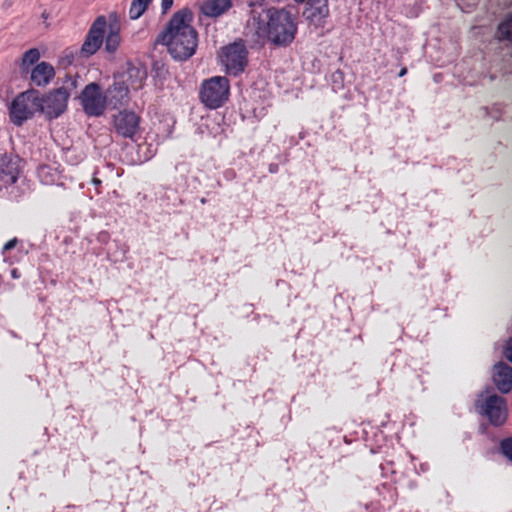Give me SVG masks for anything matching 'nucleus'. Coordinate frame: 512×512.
Masks as SVG:
<instances>
[{"mask_svg": "<svg viewBox=\"0 0 512 512\" xmlns=\"http://www.w3.org/2000/svg\"><path fill=\"white\" fill-rule=\"evenodd\" d=\"M308 18L324 19L329 15L328 0H310Z\"/></svg>", "mask_w": 512, "mask_h": 512, "instance_id": "2eb2a0df", "label": "nucleus"}, {"mask_svg": "<svg viewBox=\"0 0 512 512\" xmlns=\"http://www.w3.org/2000/svg\"><path fill=\"white\" fill-rule=\"evenodd\" d=\"M140 117L132 111L123 110L114 115L113 127L123 138L133 139L139 130Z\"/></svg>", "mask_w": 512, "mask_h": 512, "instance_id": "9d476101", "label": "nucleus"}, {"mask_svg": "<svg viewBox=\"0 0 512 512\" xmlns=\"http://www.w3.org/2000/svg\"><path fill=\"white\" fill-rule=\"evenodd\" d=\"M475 406L494 426L503 425L507 419L506 401L501 396L493 394L488 396L484 401L477 400Z\"/></svg>", "mask_w": 512, "mask_h": 512, "instance_id": "0eeeda50", "label": "nucleus"}, {"mask_svg": "<svg viewBox=\"0 0 512 512\" xmlns=\"http://www.w3.org/2000/svg\"><path fill=\"white\" fill-rule=\"evenodd\" d=\"M39 58L40 52L37 48L27 50L22 56V70H25L26 67L37 63Z\"/></svg>", "mask_w": 512, "mask_h": 512, "instance_id": "412c9836", "label": "nucleus"}, {"mask_svg": "<svg viewBox=\"0 0 512 512\" xmlns=\"http://www.w3.org/2000/svg\"><path fill=\"white\" fill-rule=\"evenodd\" d=\"M91 182L95 186L97 193L99 194V188L101 187L102 181L97 177V170L94 171Z\"/></svg>", "mask_w": 512, "mask_h": 512, "instance_id": "bb28decb", "label": "nucleus"}, {"mask_svg": "<svg viewBox=\"0 0 512 512\" xmlns=\"http://www.w3.org/2000/svg\"><path fill=\"white\" fill-rule=\"evenodd\" d=\"M496 38L499 41H508L512 43V12L505 15L496 29Z\"/></svg>", "mask_w": 512, "mask_h": 512, "instance_id": "f3484780", "label": "nucleus"}, {"mask_svg": "<svg viewBox=\"0 0 512 512\" xmlns=\"http://www.w3.org/2000/svg\"><path fill=\"white\" fill-rule=\"evenodd\" d=\"M55 76L54 67L45 61L38 63L31 71V82L36 86H46Z\"/></svg>", "mask_w": 512, "mask_h": 512, "instance_id": "ddd939ff", "label": "nucleus"}, {"mask_svg": "<svg viewBox=\"0 0 512 512\" xmlns=\"http://www.w3.org/2000/svg\"><path fill=\"white\" fill-rule=\"evenodd\" d=\"M192 22V11L184 7L172 15L156 38V43L166 46L168 53L176 61H186L196 52L198 32Z\"/></svg>", "mask_w": 512, "mask_h": 512, "instance_id": "f257e3e1", "label": "nucleus"}, {"mask_svg": "<svg viewBox=\"0 0 512 512\" xmlns=\"http://www.w3.org/2000/svg\"><path fill=\"white\" fill-rule=\"evenodd\" d=\"M506 357L508 358L509 361L512 362V339H510V341L507 344Z\"/></svg>", "mask_w": 512, "mask_h": 512, "instance_id": "cd10ccee", "label": "nucleus"}, {"mask_svg": "<svg viewBox=\"0 0 512 512\" xmlns=\"http://www.w3.org/2000/svg\"><path fill=\"white\" fill-rule=\"evenodd\" d=\"M277 170H278V165H277V164H271V165L269 166V172H271V173H276V172H277Z\"/></svg>", "mask_w": 512, "mask_h": 512, "instance_id": "c85d7f7f", "label": "nucleus"}, {"mask_svg": "<svg viewBox=\"0 0 512 512\" xmlns=\"http://www.w3.org/2000/svg\"><path fill=\"white\" fill-rule=\"evenodd\" d=\"M500 448L503 455L512 462V437L503 439Z\"/></svg>", "mask_w": 512, "mask_h": 512, "instance_id": "4be33fe9", "label": "nucleus"}, {"mask_svg": "<svg viewBox=\"0 0 512 512\" xmlns=\"http://www.w3.org/2000/svg\"><path fill=\"white\" fill-rule=\"evenodd\" d=\"M16 272H17V270H16V269H14V270L12 271V275H13V277H16Z\"/></svg>", "mask_w": 512, "mask_h": 512, "instance_id": "7c9ffc66", "label": "nucleus"}, {"mask_svg": "<svg viewBox=\"0 0 512 512\" xmlns=\"http://www.w3.org/2000/svg\"><path fill=\"white\" fill-rule=\"evenodd\" d=\"M229 91V80L224 76H214L202 82L199 99L205 107L217 109L228 100Z\"/></svg>", "mask_w": 512, "mask_h": 512, "instance_id": "20e7f679", "label": "nucleus"}, {"mask_svg": "<svg viewBox=\"0 0 512 512\" xmlns=\"http://www.w3.org/2000/svg\"><path fill=\"white\" fill-rule=\"evenodd\" d=\"M106 26L105 16H98L92 23L80 50L84 57L94 55L101 47L104 41Z\"/></svg>", "mask_w": 512, "mask_h": 512, "instance_id": "1a4fd4ad", "label": "nucleus"}, {"mask_svg": "<svg viewBox=\"0 0 512 512\" xmlns=\"http://www.w3.org/2000/svg\"><path fill=\"white\" fill-rule=\"evenodd\" d=\"M221 64L229 75L238 76L248 65V50L242 39L221 48L219 53Z\"/></svg>", "mask_w": 512, "mask_h": 512, "instance_id": "39448f33", "label": "nucleus"}, {"mask_svg": "<svg viewBox=\"0 0 512 512\" xmlns=\"http://www.w3.org/2000/svg\"><path fill=\"white\" fill-rule=\"evenodd\" d=\"M232 7L231 0H207L201 5V12L208 17H219Z\"/></svg>", "mask_w": 512, "mask_h": 512, "instance_id": "4468645a", "label": "nucleus"}, {"mask_svg": "<svg viewBox=\"0 0 512 512\" xmlns=\"http://www.w3.org/2000/svg\"><path fill=\"white\" fill-rule=\"evenodd\" d=\"M267 22L259 19L255 28L256 35L267 39L275 46L286 47L295 39L297 24L294 15L285 8H269Z\"/></svg>", "mask_w": 512, "mask_h": 512, "instance_id": "f03ea898", "label": "nucleus"}, {"mask_svg": "<svg viewBox=\"0 0 512 512\" xmlns=\"http://www.w3.org/2000/svg\"><path fill=\"white\" fill-rule=\"evenodd\" d=\"M174 0H161V13L166 14L173 6Z\"/></svg>", "mask_w": 512, "mask_h": 512, "instance_id": "393cba45", "label": "nucleus"}, {"mask_svg": "<svg viewBox=\"0 0 512 512\" xmlns=\"http://www.w3.org/2000/svg\"><path fill=\"white\" fill-rule=\"evenodd\" d=\"M109 239H110V234L107 231H100L97 234V241L102 244L108 243Z\"/></svg>", "mask_w": 512, "mask_h": 512, "instance_id": "a878e982", "label": "nucleus"}, {"mask_svg": "<svg viewBox=\"0 0 512 512\" xmlns=\"http://www.w3.org/2000/svg\"><path fill=\"white\" fill-rule=\"evenodd\" d=\"M294 1H295V2H297V3H303V2H305L306 0H294Z\"/></svg>", "mask_w": 512, "mask_h": 512, "instance_id": "2f4dec72", "label": "nucleus"}, {"mask_svg": "<svg viewBox=\"0 0 512 512\" xmlns=\"http://www.w3.org/2000/svg\"><path fill=\"white\" fill-rule=\"evenodd\" d=\"M246 5L251 9V12L254 11L255 8H260L265 4L266 0H242Z\"/></svg>", "mask_w": 512, "mask_h": 512, "instance_id": "5701e85b", "label": "nucleus"}, {"mask_svg": "<svg viewBox=\"0 0 512 512\" xmlns=\"http://www.w3.org/2000/svg\"><path fill=\"white\" fill-rule=\"evenodd\" d=\"M493 382L501 393L512 390V367L507 363L499 362L493 368Z\"/></svg>", "mask_w": 512, "mask_h": 512, "instance_id": "f8f14e48", "label": "nucleus"}, {"mask_svg": "<svg viewBox=\"0 0 512 512\" xmlns=\"http://www.w3.org/2000/svg\"><path fill=\"white\" fill-rule=\"evenodd\" d=\"M39 95L36 91H27L19 94L11 103L10 119L20 126L24 121L31 118L35 111L40 110Z\"/></svg>", "mask_w": 512, "mask_h": 512, "instance_id": "423d86ee", "label": "nucleus"}, {"mask_svg": "<svg viewBox=\"0 0 512 512\" xmlns=\"http://www.w3.org/2000/svg\"><path fill=\"white\" fill-rule=\"evenodd\" d=\"M407 74V68L406 67H403L400 71H399V74L398 76L399 77H403Z\"/></svg>", "mask_w": 512, "mask_h": 512, "instance_id": "c756f323", "label": "nucleus"}, {"mask_svg": "<svg viewBox=\"0 0 512 512\" xmlns=\"http://www.w3.org/2000/svg\"><path fill=\"white\" fill-rule=\"evenodd\" d=\"M81 104L88 116H101L106 108V96L97 83L88 84L81 93Z\"/></svg>", "mask_w": 512, "mask_h": 512, "instance_id": "6e6552de", "label": "nucleus"}, {"mask_svg": "<svg viewBox=\"0 0 512 512\" xmlns=\"http://www.w3.org/2000/svg\"><path fill=\"white\" fill-rule=\"evenodd\" d=\"M121 42V37L118 29L110 28L109 33L105 39V50L109 53H114Z\"/></svg>", "mask_w": 512, "mask_h": 512, "instance_id": "aec40b11", "label": "nucleus"}, {"mask_svg": "<svg viewBox=\"0 0 512 512\" xmlns=\"http://www.w3.org/2000/svg\"><path fill=\"white\" fill-rule=\"evenodd\" d=\"M22 159L12 153L0 155V182L3 186H10L18 180Z\"/></svg>", "mask_w": 512, "mask_h": 512, "instance_id": "9b49d317", "label": "nucleus"}, {"mask_svg": "<svg viewBox=\"0 0 512 512\" xmlns=\"http://www.w3.org/2000/svg\"><path fill=\"white\" fill-rule=\"evenodd\" d=\"M259 19H260V18H258V19H257V18H254V21H256V22H257Z\"/></svg>", "mask_w": 512, "mask_h": 512, "instance_id": "72a5a7b5", "label": "nucleus"}, {"mask_svg": "<svg viewBox=\"0 0 512 512\" xmlns=\"http://www.w3.org/2000/svg\"><path fill=\"white\" fill-rule=\"evenodd\" d=\"M151 73L155 85L163 88L165 81L169 77L168 66L162 61H155L152 65Z\"/></svg>", "mask_w": 512, "mask_h": 512, "instance_id": "a211bd4d", "label": "nucleus"}, {"mask_svg": "<svg viewBox=\"0 0 512 512\" xmlns=\"http://www.w3.org/2000/svg\"><path fill=\"white\" fill-rule=\"evenodd\" d=\"M40 181L45 185L56 184L60 180V172L50 165H41L37 170Z\"/></svg>", "mask_w": 512, "mask_h": 512, "instance_id": "dca6fc26", "label": "nucleus"}, {"mask_svg": "<svg viewBox=\"0 0 512 512\" xmlns=\"http://www.w3.org/2000/svg\"><path fill=\"white\" fill-rule=\"evenodd\" d=\"M201 203H202V204H205V203H206V199H205V198H202V199H201Z\"/></svg>", "mask_w": 512, "mask_h": 512, "instance_id": "473e14b6", "label": "nucleus"}, {"mask_svg": "<svg viewBox=\"0 0 512 512\" xmlns=\"http://www.w3.org/2000/svg\"><path fill=\"white\" fill-rule=\"evenodd\" d=\"M17 243L18 239L16 237L7 241L2 248V255H5L9 250L13 249Z\"/></svg>", "mask_w": 512, "mask_h": 512, "instance_id": "b1692460", "label": "nucleus"}, {"mask_svg": "<svg viewBox=\"0 0 512 512\" xmlns=\"http://www.w3.org/2000/svg\"><path fill=\"white\" fill-rule=\"evenodd\" d=\"M76 88V77L66 74L61 87L49 92L45 97L39 96L40 111L45 113L49 119L59 117L67 109L68 99Z\"/></svg>", "mask_w": 512, "mask_h": 512, "instance_id": "7ed1b4c3", "label": "nucleus"}, {"mask_svg": "<svg viewBox=\"0 0 512 512\" xmlns=\"http://www.w3.org/2000/svg\"><path fill=\"white\" fill-rule=\"evenodd\" d=\"M151 2L152 0H132L129 8V17L133 20L141 17Z\"/></svg>", "mask_w": 512, "mask_h": 512, "instance_id": "6ab92c4d", "label": "nucleus"}]
</instances>
